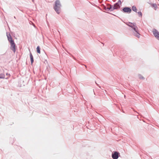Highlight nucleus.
Wrapping results in <instances>:
<instances>
[{
	"label": "nucleus",
	"instance_id": "obj_1",
	"mask_svg": "<svg viewBox=\"0 0 159 159\" xmlns=\"http://www.w3.org/2000/svg\"><path fill=\"white\" fill-rule=\"evenodd\" d=\"M128 25L131 27L134 31V35L138 38H139L140 36V34L138 32V29L137 27L135 25V24L134 23L129 22L128 24Z\"/></svg>",
	"mask_w": 159,
	"mask_h": 159
},
{
	"label": "nucleus",
	"instance_id": "obj_2",
	"mask_svg": "<svg viewBox=\"0 0 159 159\" xmlns=\"http://www.w3.org/2000/svg\"><path fill=\"white\" fill-rule=\"evenodd\" d=\"M61 4L59 0H56L55 2V4L53 8L57 13L59 14L60 13Z\"/></svg>",
	"mask_w": 159,
	"mask_h": 159
},
{
	"label": "nucleus",
	"instance_id": "obj_3",
	"mask_svg": "<svg viewBox=\"0 0 159 159\" xmlns=\"http://www.w3.org/2000/svg\"><path fill=\"white\" fill-rule=\"evenodd\" d=\"M121 4V1L120 0H119L118 2L115 3L113 7L112 6V10L116 9L119 8L120 7V5Z\"/></svg>",
	"mask_w": 159,
	"mask_h": 159
},
{
	"label": "nucleus",
	"instance_id": "obj_4",
	"mask_svg": "<svg viewBox=\"0 0 159 159\" xmlns=\"http://www.w3.org/2000/svg\"><path fill=\"white\" fill-rule=\"evenodd\" d=\"M120 156V153L116 151L114 153H112L111 157L113 159H117Z\"/></svg>",
	"mask_w": 159,
	"mask_h": 159
},
{
	"label": "nucleus",
	"instance_id": "obj_5",
	"mask_svg": "<svg viewBox=\"0 0 159 159\" xmlns=\"http://www.w3.org/2000/svg\"><path fill=\"white\" fill-rule=\"evenodd\" d=\"M152 32L156 38L159 40V32L156 29H154L153 30Z\"/></svg>",
	"mask_w": 159,
	"mask_h": 159
},
{
	"label": "nucleus",
	"instance_id": "obj_6",
	"mask_svg": "<svg viewBox=\"0 0 159 159\" xmlns=\"http://www.w3.org/2000/svg\"><path fill=\"white\" fill-rule=\"evenodd\" d=\"M122 11L124 12L130 13L131 11V9L129 7H125L122 9Z\"/></svg>",
	"mask_w": 159,
	"mask_h": 159
},
{
	"label": "nucleus",
	"instance_id": "obj_7",
	"mask_svg": "<svg viewBox=\"0 0 159 159\" xmlns=\"http://www.w3.org/2000/svg\"><path fill=\"white\" fill-rule=\"evenodd\" d=\"M11 48L15 52L16 51V45L14 41H11Z\"/></svg>",
	"mask_w": 159,
	"mask_h": 159
},
{
	"label": "nucleus",
	"instance_id": "obj_8",
	"mask_svg": "<svg viewBox=\"0 0 159 159\" xmlns=\"http://www.w3.org/2000/svg\"><path fill=\"white\" fill-rule=\"evenodd\" d=\"M104 9L106 10H111V11H112V6L111 5H109L108 6H107V7L106 6H104Z\"/></svg>",
	"mask_w": 159,
	"mask_h": 159
},
{
	"label": "nucleus",
	"instance_id": "obj_9",
	"mask_svg": "<svg viewBox=\"0 0 159 159\" xmlns=\"http://www.w3.org/2000/svg\"><path fill=\"white\" fill-rule=\"evenodd\" d=\"M132 10L135 12H137V9L136 7L135 6H133L132 7Z\"/></svg>",
	"mask_w": 159,
	"mask_h": 159
},
{
	"label": "nucleus",
	"instance_id": "obj_10",
	"mask_svg": "<svg viewBox=\"0 0 159 159\" xmlns=\"http://www.w3.org/2000/svg\"><path fill=\"white\" fill-rule=\"evenodd\" d=\"M7 37L8 38V39L10 43H11V41H14L13 40H12L11 37L10 35V37H9L8 35H7Z\"/></svg>",
	"mask_w": 159,
	"mask_h": 159
},
{
	"label": "nucleus",
	"instance_id": "obj_11",
	"mask_svg": "<svg viewBox=\"0 0 159 159\" xmlns=\"http://www.w3.org/2000/svg\"><path fill=\"white\" fill-rule=\"evenodd\" d=\"M37 52V53H40V48L39 46H38L36 48Z\"/></svg>",
	"mask_w": 159,
	"mask_h": 159
},
{
	"label": "nucleus",
	"instance_id": "obj_12",
	"mask_svg": "<svg viewBox=\"0 0 159 159\" xmlns=\"http://www.w3.org/2000/svg\"><path fill=\"white\" fill-rule=\"evenodd\" d=\"M139 78L140 79H144V78L141 75L139 74L138 75Z\"/></svg>",
	"mask_w": 159,
	"mask_h": 159
},
{
	"label": "nucleus",
	"instance_id": "obj_13",
	"mask_svg": "<svg viewBox=\"0 0 159 159\" xmlns=\"http://www.w3.org/2000/svg\"><path fill=\"white\" fill-rule=\"evenodd\" d=\"M30 60H33V57L32 55L31 52H30Z\"/></svg>",
	"mask_w": 159,
	"mask_h": 159
},
{
	"label": "nucleus",
	"instance_id": "obj_14",
	"mask_svg": "<svg viewBox=\"0 0 159 159\" xmlns=\"http://www.w3.org/2000/svg\"><path fill=\"white\" fill-rule=\"evenodd\" d=\"M0 78L4 79L5 78V75L3 74H1L0 75Z\"/></svg>",
	"mask_w": 159,
	"mask_h": 159
},
{
	"label": "nucleus",
	"instance_id": "obj_15",
	"mask_svg": "<svg viewBox=\"0 0 159 159\" xmlns=\"http://www.w3.org/2000/svg\"><path fill=\"white\" fill-rule=\"evenodd\" d=\"M152 7H154V8H156V7H157V5L156 4L153 3V4H152Z\"/></svg>",
	"mask_w": 159,
	"mask_h": 159
},
{
	"label": "nucleus",
	"instance_id": "obj_16",
	"mask_svg": "<svg viewBox=\"0 0 159 159\" xmlns=\"http://www.w3.org/2000/svg\"><path fill=\"white\" fill-rule=\"evenodd\" d=\"M138 13L139 16L142 17V12L140 11L138 12Z\"/></svg>",
	"mask_w": 159,
	"mask_h": 159
},
{
	"label": "nucleus",
	"instance_id": "obj_17",
	"mask_svg": "<svg viewBox=\"0 0 159 159\" xmlns=\"http://www.w3.org/2000/svg\"><path fill=\"white\" fill-rule=\"evenodd\" d=\"M30 61H31V64H32L34 61V60H30Z\"/></svg>",
	"mask_w": 159,
	"mask_h": 159
},
{
	"label": "nucleus",
	"instance_id": "obj_18",
	"mask_svg": "<svg viewBox=\"0 0 159 159\" xmlns=\"http://www.w3.org/2000/svg\"><path fill=\"white\" fill-rule=\"evenodd\" d=\"M45 56H47V55H46V54H45Z\"/></svg>",
	"mask_w": 159,
	"mask_h": 159
},
{
	"label": "nucleus",
	"instance_id": "obj_19",
	"mask_svg": "<svg viewBox=\"0 0 159 159\" xmlns=\"http://www.w3.org/2000/svg\"><path fill=\"white\" fill-rule=\"evenodd\" d=\"M96 84H97V85L98 86V84H97V83H96Z\"/></svg>",
	"mask_w": 159,
	"mask_h": 159
},
{
	"label": "nucleus",
	"instance_id": "obj_20",
	"mask_svg": "<svg viewBox=\"0 0 159 159\" xmlns=\"http://www.w3.org/2000/svg\"><path fill=\"white\" fill-rule=\"evenodd\" d=\"M14 18H16L15 16H14Z\"/></svg>",
	"mask_w": 159,
	"mask_h": 159
},
{
	"label": "nucleus",
	"instance_id": "obj_21",
	"mask_svg": "<svg viewBox=\"0 0 159 159\" xmlns=\"http://www.w3.org/2000/svg\"><path fill=\"white\" fill-rule=\"evenodd\" d=\"M32 1H33V2H34V0H32Z\"/></svg>",
	"mask_w": 159,
	"mask_h": 159
}]
</instances>
